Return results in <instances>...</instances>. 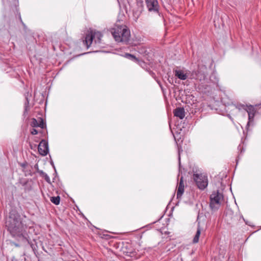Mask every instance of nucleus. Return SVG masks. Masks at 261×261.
Listing matches in <instances>:
<instances>
[{
  "mask_svg": "<svg viewBox=\"0 0 261 261\" xmlns=\"http://www.w3.org/2000/svg\"><path fill=\"white\" fill-rule=\"evenodd\" d=\"M38 152L41 155H46L48 152V142L45 140H42L38 147Z\"/></svg>",
  "mask_w": 261,
  "mask_h": 261,
  "instance_id": "f8f14e48",
  "label": "nucleus"
},
{
  "mask_svg": "<svg viewBox=\"0 0 261 261\" xmlns=\"http://www.w3.org/2000/svg\"><path fill=\"white\" fill-rule=\"evenodd\" d=\"M31 133L32 135H36L38 133V132L36 129L33 128L32 129V130L31 131Z\"/></svg>",
  "mask_w": 261,
  "mask_h": 261,
  "instance_id": "5701e85b",
  "label": "nucleus"
},
{
  "mask_svg": "<svg viewBox=\"0 0 261 261\" xmlns=\"http://www.w3.org/2000/svg\"><path fill=\"white\" fill-rule=\"evenodd\" d=\"M137 4L139 6H140L141 8V11L143 10V7H144V5H143V2L142 1H140L139 2H137Z\"/></svg>",
  "mask_w": 261,
  "mask_h": 261,
  "instance_id": "4be33fe9",
  "label": "nucleus"
},
{
  "mask_svg": "<svg viewBox=\"0 0 261 261\" xmlns=\"http://www.w3.org/2000/svg\"><path fill=\"white\" fill-rule=\"evenodd\" d=\"M20 166L22 168V171L25 173V174L32 175L33 173L31 172V169L32 167L30 166L27 162H24L20 164Z\"/></svg>",
  "mask_w": 261,
  "mask_h": 261,
  "instance_id": "2eb2a0df",
  "label": "nucleus"
},
{
  "mask_svg": "<svg viewBox=\"0 0 261 261\" xmlns=\"http://www.w3.org/2000/svg\"><path fill=\"white\" fill-rule=\"evenodd\" d=\"M261 105V103L259 104V106H260Z\"/></svg>",
  "mask_w": 261,
  "mask_h": 261,
  "instance_id": "7c9ffc66",
  "label": "nucleus"
},
{
  "mask_svg": "<svg viewBox=\"0 0 261 261\" xmlns=\"http://www.w3.org/2000/svg\"><path fill=\"white\" fill-rule=\"evenodd\" d=\"M212 194L211 196H227L232 194L231 188L223 184V179L220 176H215L212 184Z\"/></svg>",
  "mask_w": 261,
  "mask_h": 261,
  "instance_id": "7ed1b4c3",
  "label": "nucleus"
},
{
  "mask_svg": "<svg viewBox=\"0 0 261 261\" xmlns=\"http://www.w3.org/2000/svg\"><path fill=\"white\" fill-rule=\"evenodd\" d=\"M210 206L213 211L218 210L221 205V202L224 200V197H210Z\"/></svg>",
  "mask_w": 261,
  "mask_h": 261,
  "instance_id": "6e6552de",
  "label": "nucleus"
},
{
  "mask_svg": "<svg viewBox=\"0 0 261 261\" xmlns=\"http://www.w3.org/2000/svg\"><path fill=\"white\" fill-rule=\"evenodd\" d=\"M132 253V252H130H130L127 251V252H126V254L127 255H129V256H131V253Z\"/></svg>",
  "mask_w": 261,
  "mask_h": 261,
  "instance_id": "bb28decb",
  "label": "nucleus"
},
{
  "mask_svg": "<svg viewBox=\"0 0 261 261\" xmlns=\"http://www.w3.org/2000/svg\"><path fill=\"white\" fill-rule=\"evenodd\" d=\"M206 68L205 66H198L196 70L190 73V79H195L200 81L204 80L206 77Z\"/></svg>",
  "mask_w": 261,
  "mask_h": 261,
  "instance_id": "39448f33",
  "label": "nucleus"
},
{
  "mask_svg": "<svg viewBox=\"0 0 261 261\" xmlns=\"http://www.w3.org/2000/svg\"><path fill=\"white\" fill-rule=\"evenodd\" d=\"M29 102L28 99L27 98V102H26L25 106V111L26 112H27L29 107Z\"/></svg>",
  "mask_w": 261,
  "mask_h": 261,
  "instance_id": "b1692460",
  "label": "nucleus"
},
{
  "mask_svg": "<svg viewBox=\"0 0 261 261\" xmlns=\"http://www.w3.org/2000/svg\"><path fill=\"white\" fill-rule=\"evenodd\" d=\"M23 187L24 190L25 192H30L33 189L34 182L32 180H27L24 182H20Z\"/></svg>",
  "mask_w": 261,
  "mask_h": 261,
  "instance_id": "ddd939ff",
  "label": "nucleus"
},
{
  "mask_svg": "<svg viewBox=\"0 0 261 261\" xmlns=\"http://www.w3.org/2000/svg\"><path fill=\"white\" fill-rule=\"evenodd\" d=\"M174 116L182 119L185 116V112L184 108L178 107L173 111Z\"/></svg>",
  "mask_w": 261,
  "mask_h": 261,
  "instance_id": "4468645a",
  "label": "nucleus"
},
{
  "mask_svg": "<svg viewBox=\"0 0 261 261\" xmlns=\"http://www.w3.org/2000/svg\"><path fill=\"white\" fill-rule=\"evenodd\" d=\"M24 222L19 213L16 211L12 210L9 213V217L6 220V227L13 238L18 241L24 243L27 242L34 250L35 245L31 243L28 239V234L25 230L26 224Z\"/></svg>",
  "mask_w": 261,
  "mask_h": 261,
  "instance_id": "f257e3e1",
  "label": "nucleus"
},
{
  "mask_svg": "<svg viewBox=\"0 0 261 261\" xmlns=\"http://www.w3.org/2000/svg\"><path fill=\"white\" fill-rule=\"evenodd\" d=\"M201 234V229L199 226L198 227L196 233L193 238V242L194 243H197L199 241L200 235Z\"/></svg>",
  "mask_w": 261,
  "mask_h": 261,
  "instance_id": "f3484780",
  "label": "nucleus"
},
{
  "mask_svg": "<svg viewBox=\"0 0 261 261\" xmlns=\"http://www.w3.org/2000/svg\"><path fill=\"white\" fill-rule=\"evenodd\" d=\"M246 111L247 112L248 115V122L247 124V127H248L250 124L253 122L254 117L256 112V110L254 106L252 105H248L246 108Z\"/></svg>",
  "mask_w": 261,
  "mask_h": 261,
  "instance_id": "9b49d317",
  "label": "nucleus"
},
{
  "mask_svg": "<svg viewBox=\"0 0 261 261\" xmlns=\"http://www.w3.org/2000/svg\"><path fill=\"white\" fill-rule=\"evenodd\" d=\"M175 197H176V200H178L179 198H181V197H178V196L172 197V198L171 201H173L174 200V199Z\"/></svg>",
  "mask_w": 261,
  "mask_h": 261,
  "instance_id": "a878e982",
  "label": "nucleus"
},
{
  "mask_svg": "<svg viewBox=\"0 0 261 261\" xmlns=\"http://www.w3.org/2000/svg\"><path fill=\"white\" fill-rule=\"evenodd\" d=\"M145 1L149 12L159 13L160 6L158 0H145Z\"/></svg>",
  "mask_w": 261,
  "mask_h": 261,
  "instance_id": "0eeeda50",
  "label": "nucleus"
},
{
  "mask_svg": "<svg viewBox=\"0 0 261 261\" xmlns=\"http://www.w3.org/2000/svg\"><path fill=\"white\" fill-rule=\"evenodd\" d=\"M34 168L36 170V172L38 173L40 170L39 169V167L38 164H36L34 166Z\"/></svg>",
  "mask_w": 261,
  "mask_h": 261,
  "instance_id": "393cba45",
  "label": "nucleus"
},
{
  "mask_svg": "<svg viewBox=\"0 0 261 261\" xmlns=\"http://www.w3.org/2000/svg\"><path fill=\"white\" fill-rule=\"evenodd\" d=\"M50 200L55 204L58 205L60 202V197H50Z\"/></svg>",
  "mask_w": 261,
  "mask_h": 261,
  "instance_id": "6ab92c4d",
  "label": "nucleus"
},
{
  "mask_svg": "<svg viewBox=\"0 0 261 261\" xmlns=\"http://www.w3.org/2000/svg\"><path fill=\"white\" fill-rule=\"evenodd\" d=\"M41 116L37 117V118H32L31 121V126L33 127H39L41 128H44L46 127V124L44 121L43 118L42 117V115L41 114Z\"/></svg>",
  "mask_w": 261,
  "mask_h": 261,
  "instance_id": "9d476101",
  "label": "nucleus"
},
{
  "mask_svg": "<svg viewBox=\"0 0 261 261\" xmlns=\"http://www.w3.org/2000/svg\"><path fill=\"white\" fill-rule=\"evenodd\" d=\"M111 33L117 42H124L127 44L130 40V31L125 25H115L111 29Z\"/></svg>",
  "mask_w": 261,
  "mask_h": 261,
  "instance_id": "f03ea898",
  "label": "nucleus"
},
{
  "mask_svg": "<svg viewBox=\"0 0 261 261\" xmlns=\"http://www.w3.org/2000/svg\"><path fill=\"white\" fill-rule=\"evenodd\" d=\"M261 105V103L259 104V106H260Z\"/></svg>",
  "mask_w": 261,
  "mask_h": 261,
  "instance_id": "c756f323",
  "label": "nucleus"
},
{
  "mask_svg": "<svg viewBox=\"0 0 261 261\" xmlns=\"http://www.w3.org/2000/svg\"><path fill=\"white\" fill-rule=\"evenodd\" d=\"M38 173L39 174L40 176H41L42 178H43L45 180V181L46 182H47L48 183H50V178H49V176L45 173H44L42 170L39 171Z\"/></svg>",
  "mask_w": 261,
  "mask_h": 261,
  "instance_id": "a211bd4d",
  "label": "nucleus"
},
{
  "mask_svg": "<svg viewBox=\"0 0 261 261\" xmlns=\"http://www.w3.org/2000/svg\"><path fill=\"white\" fill-rule=\"evenodd\" d=\"M15 246H18V245H17V244H15Z\"/></svg>",
  "mask_w": 261,
  "mask_h": 261,
  "instance_id": "c85d7f7f",
  "label": "nucleus"
},
{
  "mask_svg": "<svg viewBox=\"0 0 261 261\" xmlns=\"http://www.w3.org/2000/svg\"><path fill=\"white\" fill-rule=\"evenodd\" d=\"M248 105H244L243 104H239L237 105L236 106V108H238L239 110H240L241 109H243L246 111V108L248 107Z\"/></svg>",
  "mask_w": 261,
  "mask_h": 261,
  "instance_id": "412c9836",
  "label": "nucleus"
},
{
  "mask_svg": "<svg viewBox=\"0 0 261 261\" xmlns=\"http://www.w3.org/2000/svg\"><path fill=\"white\" fill-rule=\"evenodd\" d=\"M174 73L175 75L181 80H185L189 76V74L188 73H185L182 70H175Z\"/></svg>",
  "mask_w": 261,
  "mask_h": 261,
  "instance_id": "dca6fc26",
  "label": "nucleus"
},
{
  "mask_svg": "<svg viewBox=\"0 0 261 261\" xmlns=\"http://www.w3.org/2000/svg\"><path fill=\"white\" fill-rule=\"evenodd\" d=\"M245 223L246 224L249 225V226H251V224L249 222H248V221H245Z\"/></svg>",
  "mask_w": 261,
  "mask_h": 261,
  "instance_id": "cd10ccee",
  "label": "nucleus"
},
{
  "mask_svg": "<svg viewBox=\"0 0 261 261\" xmlns=\"http://www.w3.org/2000/svg\"><path fill=\"white\" fill-rule=\"evenodd\" d=\"M182 170L184 171L185 169L183 168L182 169L181 165H180V162L179 163V172L181 174V176L180 177L179 182L177 185V195L176 196H181L184 192V177L182 176Z\"/></svg>",
  "mask_w": 261,
  "mask_h": 261,
  "instance_id": "1a4fd4ad",
  "label": "nucleus"
},
{
  "mask_svg": "<svg viewBox=\"0 0 261 261\" xmlns=\"http://www.w3.org/2000/svg\"><path fill=\"white\" fill-rule=\"evenodd\" d=\"M193 179L197 187L200 190H204L208 185L207 177L202 174H194Z\"/></svg>",
  "mask_w": 261,
  "mask_h": 261,
  "instance_id": "423d86ee",
  "label": "nucleus"
},
{
  "mask_svg": "<svg viewBox=\"0 0 261 261\" xmlns=\"http://www.w3.org/2000/svg\"><path fill=\"white\" fill-rule=\"evenodd\" d=\"M102 34L100 32H93L86 34L85 39L83 40V43L88 48L92 44L93 40H94L95 43H100Z\"/></svg>",
  "mask_w": 261,
  "mask_h": 261,
  "instance_id": "20e7f679",
  "label": "nucleus"
},
{
  "mask_svg": "<svg viewBox=\"0 0 261 261\" xmlns=\"http://www.w3.org/2000/svg\"><path fill=\"white\" fill-rule=\"evenodd\" d=\"M125 57L129 58L131 60H134L136 62H138L139 61V60L135 56L128 53L125 54Z\"/></svg>",
  "mask_w": 261,
  "mask_h": 261,
  "instance_id": "aec40b11",
  "label": "nucleus"
}]
</instances>
